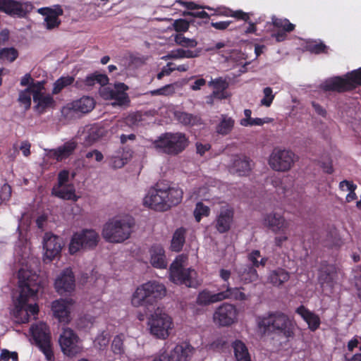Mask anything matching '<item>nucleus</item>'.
Returning a JSON list of instances; mask_svg holds the SVG:
<instances>
[{
  "instance_id": "f257e3e1",
  "label": "nucleus",
  "mask_w": 361,
  "mask_h": 361,
  "mask_svg": "<svg viewBox=\"0 0 361 361\" xmlns=\"http://www.w3.org/2000/svg\"><path fill=\"white\" fill-rule=\"evenodd\" d=\"M20 295L15 302L13 315L19 324L29 322L30 315L35 316L39 312L37 303L28 304V300H35L38 292L42 288V280L39 275L30 270L20 269L18 273Z\"/></svg>"
},
{
  "instance_id": "f03ea898",
  "label": "nucleus",
  "mask_w": 361,
  "mask_h": 361,
  "mask_svg": "<svg viewBox=\"0 0 361 361\" xmlns=\"http://www.w3.org/2000/svg\"><path fill=\"white\" fill-rule=\"evenodd\" d=\"M183 196V191L179 187L157 183L148 190L143 204L156 212H163L180 204Z\"/></svg>"
},
{
  "instance_id": "7ed1b4c3",
  "label": "nucleus",
  "mask_w": 361,
  "mask_h": 361,
  "mask_svg": "<svg viewBox=\"0 0 361 361\" xmlns=\"http://www.w3.org/2000/svg\"><path fill=\"white\" fill-rule=\"evenodd\" d=\"M258 326L263 329L264 332L274 334L288 340L295 336V322L288 314L281 311L268 312L267 316L259 319Z\"/></svg>"
},
{
  "instance_id": "20e7f679",
  "label": "nucleus",
  "mask_w": 361,
  "mask_h": 361,
  "mask_svg": "<svg viewBox=\"0 0 361 361\" xmlns=\"http://www.w3.org/2000/svg\"><path fill=\"white\" fill-rule=\"evenodd\" d=\"M166 293L164 284L149 281L137 286L132 295L131 304L135 307L152 306L161 300Z\"/></svg>"
},
{
  "instance_id": "39448f33",
  "label": "nucleus",
  "mask_w": 361,
  "mask_h": 361,
  "mask_svg": "<svg viewBox=\"0 0 361 361\" xmlns=\"http://www.w3.org/2000/svg\"><path fill=\"white\" fill-rule=\"evenodd\" d=\"M152 145L159 152L170 156H176L187 148L189 140L183 133L167 132L160 135L152 142Z\"/></svg>"
},
{
  "instance_id": "423d86ee",
  "label": "nucleus",
  "mask_w": 361,
  "mask_h": 361,
  "mask_svg": "<svg viewBox=\"0 0 361 361\" xmlns=\"http://www.w3.org/2000/svg\"><path fill=\"white\" fill-rule=\"evenodd\" d=\"M134 225L132 217L110 220L104 226L103 238L110 243H122L129 238Z\"/></svg>"
},
{
  "instance_id": "0eeeda50",
  "label": "nucleus",
  "mask_w": 361,
  "mask_h": 361,
  "mask_svg": "<svg viewBox=\"0 0 361 361\" xmlns=\"http://www.w3.org/2000/svg\"><path fill=\"white\" fill-rule=\"evenodd\" d=\"M361 85V68L347 73L344 77L335 76L324 81L322 85L326 92L339 93L349 92Z\"/></svg>"
},
{
  "instance_id": "6e6552de",
  "label": "nucleus",
  "mask_w": 361,
  "mask_h": 361,
  "mask_svg": "<svg viewBox=\"0 0 361 361\" xmlns=\"http://www.w3.org/2000/svg\"><path fill=\"white\" fill-rule=\"evenodd\" d=\"M240 289V288L231 287L228 284L226 290L219 289L216 293H212L209 290L204 289L199 293L196 302L199 305L206 306L225 300H245L246 295Z\"/></svg>"
},
{
  "instance_id": "1a4fd4ad",
  "label": "nucleus",
  "mask_w": 361,
  "mask_h": 361,
  "mask_svg": "<svg viewBox=\"0 0 361 361\" xmlns=\"http://www.w3.org/2000/svg\"><path fill=\"white\" fill-rule=\"evenodd\" d=\"M147 324L150 334L159 339L167 338L173 328L171 317L159 307L148 317Z\"/></svg>"
},
{
  "instance_id": "9d476101",
  "label": "nucleus",
  "mask_w": 361,
  "mask_h": 361,
  "mask_svg": "<svg viewBox=\"0 0 361 361\" xmlns=\"http://www.w3.org/2000/svg\"><path fill=\"white\" fill-rule=\"evenodd\" d=\"M99 242V235L92 229H84L75 233L69 243L68 250L71 255H75L81 250L94 248Z\"/></svg>"
},
{
  "instance_id": "9b49d317",
  "label": "nucleus",
  "mask_w": 361,
  "mask_h": 361,
  "mask_svg": "<svg viewBox=\"0 0 361 361\" xmlns=\"http://www.w3.org/2000/svg\"><path fill=\"white\" fill-rule=\"evenodd\" d=\"M30 333L36 345L43 352L47 360H52L54 359V353L51 345L49 326L42 322L32 325Z\"/></svg>"
},
{
  "instance_id": "f8f14e48",
  "label": "nucleus",
  "mask_w": 361,
  "mask_h": 361,
  "mask_svg": "<svg viewBox=\"0 0 361 361\" xmlns=\"http://www.w3.org/2000/svg\"><path fill=\"white\" fill-rule=\"evenodd\" d=\"M196 275L195 269L184 268L177 259L171 264L170 277L171 281L176 284L192 287L195 283Z\"/></svg>"
},
{
  "instance_id": "ddd939ff",
  "label": "nucleus",
  "mask_w": 361,
  "mask_h": 361,
  "mask_svg": "<svg viewBox=\"0 0 361 361\" xmlns=\"http://www.w3.org/2000/svg\"><path fill=\"white\" fill-rule=\"evenodd\" d=\"M295 154L288 149L274 148L270 155L269 164L271 169L277 171H287L294 164Z\"/></svg>"
},
{
  "instance_id": "4468645a",
  "label": "nucleus",
  "mask_w": 361,
  "mask_h": 361,
  "mask_svg": "<svg viewBox=\"0 0 361 361\" xmlns=\"http://www.w3.org/2000/svg\"><path fill=\"white\" fill-rule=\"evenodd\" d=\"M33 8L30 2L18 0H0V11L11 17L24 18Z\"/></svg>"
},
{
  "instance_id": "2eb2a0df",
  "label": "nucleus",
  "mask_w": 361,
  "mask_h": 361,
  "mask_svg": "<svg viewBox=\"0 0 361 361\" xmlns=\"http://www.w3.org/2000/svg\"><path fill=\"white\" fill-rule=\"evenodd\" d=\"M238 310L234 305L223 303L214 311L213 319L221 326H229L237 320Z\"/></svg>"
},
{
  "instance_id": "dca6fc26",
  "label": "nucleus",
  "mask_w": 361,
  "mask_h": 361,
  "mask_svg": "<svg viewBox=\"0 0 361 361\" xmlns=\"http://www.w3.org/2000/svg\"><path fill=\"white\" fill-rule=\"evenodd\" d=\"M128 87L123 82H116L114 84V88L109 87H104L100 90L101 96L105 99L114 100L115 104L123 106L130 102L126 91Z\"/></svg>"
},
{
  "instance_id": "f3484780",
  "label": "nucleus",
  "mask_w": 361,
  "mask_h": 361,
  "mask_svg": "<svg viewBox=\"0 0 361 361\" xmlns=\"http://www.w3.org/2000/svg\"><path fill=\"white\" fill-rule=\"evenodd\" d=\"M62 352L68 356H73L80 351L78 345V337L71 329H65L59 338Z\"/></svg>"
},
{
  "instance_id": "a211bd4d",
  "label": "nucleus",
  "mask_w": 361,
  "mask_h": 361,
  "mask_svg": "<svg viewBox=\"0 0 361 361\" xmlns=\"http://www.w3.org/2000/svg\"><path fill=\"white\" fill-rule=\"evenodd\" d=\"M94 107V99L90 97H83L80 99L68 104L66 106L62 109L61 113L66 117H68L69 115L72 117L74 114L77 113L87 114L92 111Z\"/></svg>"
},
{
  "instance_id": "6ab92c4d",
  "label": "nucleus",
  "mask_w": 361,
  "mask_h": 361,
  "mask_svg": "<svg viewBox=\"0 0 361 361\" xmlns=\"http://www.w3.org/2000/svg\"><path fill=\"white\" fill-rule=\"evenodd\" d=\"M234 218V209L229 204L220 207L215 220V228L220 233H224L231 229Z\"/></svg>"
},
{
  "instance_id": "aec40b11",
  "label": "nucleus",
  "mask_w": 361,
  "mask_h": 361,
  "mask_svg": "<svg viewBox=\"0 0 361 361\" xmlns=\"http://www.w3.org/2000/svg\"><path fill=\"white\" fill-rule=\"evenodd\" d=\"M54 286L56 292L63 295L67 293H71L75 287V280L74 274L71 268L65 269L56 278Z\"/></svg>"
},
{
  "instance_id": "412c9836",
  "label": "nucleus",
  "mask_w": 361,
  "mask_h": 361,
  "mask_svg": "<svg viewBox=\"0 0 361 361\" xmlns=\"http://www.w3.org/2000/svg\"><path fill=\"white\" fill-rule=\"evenodd\" d=\"M271 24L274 27L277 29V32H274L271 37L277 42H281L287 39L288 33L293 32L295 25L290 22L287 18H277L275 16L271 17Z\"/></svg>"
},
{
  "instance_id": "4be33fe9",
  "label": "nucleus",
  "mask_w": 361,
  "mask_h": 361,
  "mask_svg": "<svg viewBox=\"0 0 361 361\" xmlns=\"http://www.w3.org/2000/svg\"><path fill=\"white\" fill-rule=\"evenodd\" d=\"M37 11L44 16L43 25L47 30H51L61 25V21L59 17L63 15V11L60 6H57L54 8H41Z\"/></svg>"
},
{
  "instance_id": "5701e85b",
  "label": "nucleus",
  "mask_w": 361,
  "mask_h": 361,
  "mask_svg": "<svg viewBox=\"0 0 361 361\" xmlns=\"http://www.w3.org/2000/svg\"><path fill=\"white\" fill-rule=\"evenodd\" d=\"M193 348L187 343L176 345L170 353L166 351L161 353L164 361H188L191 356Z\"/></svg>"
},
{
  "instance_id": "b1692460",
  "label": "nucleus",
  "mask_w": 361,
  "mask_h": 361,
  "mask_svg": "<svg viewBox=\"0 0 361 361\" xmlns=\"http://www.w3.org/2000/svg\"><path fill=\"white\" fill-rule=\"evenodd\" d=\"M43 247L45 250V257L51 261L61 253L62 249L61 238L53 234L46 233Z\"/></svg>"
},
{
  "instance_id": "393cba45",
  "label": "nucleus",
  "mask_w": 361,
  "mask_h": 361,
  "mask_svg": "<svg viewBox=\"0 0 361 361\" xmlns=\"http://www.w3.org/2000/svg\"><path fill=\"white\" fill-rule=\"evenodd\" d=\"M72 299H60L52 302V311L60 322L68 323L70 321V306Z\"/></svg>"
},
{
  "instance_id": "a878e982",
  "label": "nucleus",
  "mask_w": 361,
  "mask_h": 361,
  "mask_svg": "<svg viewBox=\"0 0 361 361\" xmlns=\"http://www.w3.org/2000/svg\"><path fill=\"white\" fill-rule=\"evenodd\" d=\"M264 225L270 228L274 233H283L288 228V224L283 216L277 213H270L264 217Z\"/></svg>"
},
{
  "instance_id": "bb28decb",
  "label": "nucleus",
  "mask_w": 361,
  "mask_h": 361,
  "mask_svg": "<svg viewBox=\"0 0 361 361\" xmlns=\"http://www.w3.org/2000/svg\"><path fill=\"white\" fill-rule=\"evenodd\" d=\"M295 312L307 324L308 329L311 331L314 332L319 328L321 324L320 317L304 305L299 306L295 310Z\"/></svg>"
},
{
  "instance_id": "cd10ccee",
  "label": "nucleus",
  "mask_w": 361,
  "mask_h": 361,
  "mask_svg": "<svg viewBox=\"0 0 361 361\" xmlns=\"http://www.w3.org/2000/svg\"><path fill=\"white\" fill-rule=\"evenodd\" d=\"M150 262L152 265L157 269H165L167 266L165 251L162 245L159 244L153 245L150 250Z\"/></svg>"
},
{
  "instance_id": "c85d7f7f",
  "label": "nucleus",
  "mask_w": 361,
  "mask_h": 361,
  "mask_svg": "<svg viewBox=\"0 0 361 361\" xmlns=\"http://www.w3.org/2000/svg\"><path fill=\"white\" fill-rule=\"evenodd\" d=\"M76 147L77 144L75 142H66L62 146L51 150V157L58 161H62L71 156Z\"/></svg>"
},
{
  "instance_id": "c756f323",
  "label": "nucleus",
  "mask_w": 361,
  "mask_h": 361,
  "mask_svg": "<svg viewBox=\"0 0 361 361\" xmlns=\"http://www.w3.org/2000/svg\"><path fill=\"white\" fill-rule=\"evenodd\" d=\"M290 279V273L283 268H277L269 272L268 282L275 287H280Z\"/></svg>"
},
{
  "instance_id": "7c9ffc66",
  "label": "nucleus",
  "mask_w": 361,
  "mask_h": 361,
  "mask_svg": "<svg viewBox=\"0 0 361 361\" xmlns=\"http://www.w3.org/2000/svg\"><path fill=\"white\" fill-rule=\"evenodd\" d=\"M51 195L63 200L76 202L78 197L75 195L73 185H68L61 188L54 186L51 190Z\"/></svg>"
},
{
  "instance_id": "2f4dec72",
  "label": "nucleus",
  "mask_w": 361,
  "mask_h": 361,
  "mask_svg": "<svg viewBox=\"0 0 361 361\" xmlns=\"http://www.w3.org/2000/svg\"><path fill=\"white\" fill-rule=\"evenodd\" d=\"M235 120L226 114H221L219 123L216 126V132L222 136L231 133L234 128Z\"/></svg>"
},
{
  "instance_id": "473e14b6",
  "label": "nucleus",
  "mask_w": 361,
  "mask_h": 361,
  "mask_svg": "<svg viewBox=\"0 0 361 361\" xmlns=\"http://www.w3.org/2000/svg\"><path fill=\"white\" fill-rule=\"evenodd\" d=\"M176 119L184 126H197L202 123L201 118L188 112L176 111L174 113Z\"/></svg>"
},
{
  "instance_id": "72a5a7b5",
  "label": "nucleus",
  "mask_w": 361,
  "mask_h": 361,
  "mask_svg": "<svg viewBox=\"0 0 361 361\" xmlns=\"http://www.w3.org/2000/svg\"><path fill=\"white\" fill-rule=\"evenodd\" d=\"M185 234L186 229L183 227H180L175 231L171 243L172 251L178 252L182 250L185 242Z\"/></svg>"
},
{
  "instance_id": "f704fd0d",
  "label": "nucleus",
  "mask_w": 361,
  "mask_h": 361,
  "mask_svg": "<svg viewBox=\"0 0 361 361\" xmlns=\"http://www.w3.org/2000/svg\"><path fill=\"white\" fill-rule=\"evenodd\" d=\"M251 160L247 157H237L233 166L239 176H247L251 171Z\"/></svg>"
},
{
  "instance_id": "c9c22d12",
  "label": "nucleus",
  "mask_w": 361,
  "mask_h": 361,
  "mask_svg": "<svg viewBox=\"0 0 361 361\" xmlns=\"http://www.w3.org/2000/svg\"><path fill=\"white\" fill-rule=\"evenodd\" d=\"M232 347L237 361H251L248 349L243 341L240 340L235 341L232 344Z\"/></svg>"
},
{
  "instance_id": "e433bc0d",
  "label": "nucleus",
  "mask_w": 361,
  "mask_h": 361,
  "mask_svg": "<svg viewBox=\"0 0 361 361\" xmlns=\"http://www.w3.org/2000/svg\"><path fill=\"white\" fill-rule=\"evenodd\" d=\"M240 280L245 283L256 281L258 279V274L251 265H244L238 271Z\"/></svg>"
},
{
  "instance_id": "4c0bfd02",
  "label": "nucleus",
  "mask_w": 361,
  "mask_h": 361,
  "mask_svg": "<svg viewBox=\"0 0 361 361\" xmlns=\"http://www.w3.org/2000/svg\"><path fill=\"white\" fill-rule=\"evenodd\" d=\"M305 49L311 54H320L328 52V47L320 40H309L305 43Z\"/></svg>"
},
{
  "instance_id": "58836bf2",
  "label": "nucleus",
  "mask_w": 361,
  "mask_h": 361,
  "mask_svg": "<svg viewBox=\"0 0 361 361\" xmlns=\"http://www.w3.org/2000/svg\"><path fill=\"white\" fill-rule=\"evenodd\" d=\"M200 49L185 50L183 49H177L171 51L168 57L172 59L196 58L200 56Z\"/></svg>"
},
{
  "instance_id": "ea45409f",
  "label": "nucleus",
  "mask_w": 361,
  "mask_h": 361,
  "mask_svg": "<svg viewBox=\"0 0 361 361\" xmlns=\"http://www.w3.org/2000/svg\"><path fill=\"white\" fill-rule=\"evenodd\" d=\"M75 78L73 76H62L57 79L54 83L52 90L53 94H57L65 87L73 84Z\"/></svg>"
},
{
  "instance_id": "a19ab883",
  "label": "nucleus",
  "mask_w": 361,
  "mask_h": 361,
  "mask_svg": "<svg viewBox=\"0 0 361 361\" xmlns=\"http://www.w3.org/2000/svg\"><path fill=\"white\" fill-rule=\"evenodd\" d=\"M33 101L35 103H37L35 107L39 113H43L46 109L51 106L54 104L53 97L49 94L44 95V94L38 96V99Z\"/></svg>"
},
{
  "instance_id": "79ce46f5",
  "label": "nucleus",
  "mask_w": 361,
  "mask_h": 361,
  "mask_svg": "<svg viewBox=\"0 0 361 361\" xmlns=\"http://www.w3.org/2000/svg\"><path fill=\"white\" fill-rule=\"evenodd\" d=\"M174 40L178 45L185 48H194L197 45L196 39L187 38L183 33L176 35Z\"/></svg>"
},
{
  "instance_id": "37998d69",
  "label": "nucleus",
  "mask_w": 361,
  "mask_h": 361,
  "mask_svg": "<svg viewBox=\"0 0 361 361\" xmlns=\"http://www.w3.org/2000/svg\"><path fill=\"white\" fill-rule=\"evenodd\" d=\"M209 214L210 209L209 207L204 205L201 202L196 204L194 210V216L197 222H200L203 216H208Z\"/></svg>"
},
{
  "instance_id": "c03bdc74",
  "label": "nucleus",
  "mask_w": 361,
  "mask_h": 361,
  "mask_svg": "<svg viewBox=\"0 0 361 361\" xmlns=\"http://www.w3.org/2000/svg\"><path fill=\"white\" fill-rule=\"evenodd\" d=\"M348 185L350 186V188H348L349 193L346 196V201L348 202H350L357 198V195L355 192V190L357 188V185L353 183L351 181L344 180L339 183V188L341 190H344V185Z\"/></svg>"
},
{
  "instance_id": "a18cd8bd",
  "label": "nucleus",
  "mask_w": 361,
  "mask_h": 361,
  "mask_svg": "<svg viewBox=\"0 0 361 361\" xmlns=\"http://www.w3.org/2000/svg\"><path fill=\"white\" fill-rule=\"evenodd\" d=\"M18 56L17 49L13 47L3 48L0 50V59L13 62Z\"/></svg>"
},
{
  "instance_id": "49530a36",
  "label": "nucleus",
  "mask_w": 361,
  "mask_h": 361,
  "mask_svg": "<svg viewBox=\"0 0 361 361\" xmlns=\"http://www.w3.org/2000/svg\"><path fill=\"white\" fill-rule=\"evenodd\" d=\"M175 92V88L173 84L166 85L160 88L149 92L152 96H171Z\"/></svg>"
},
{
  "instance_id": "de8ad7c7",
  "label": "nucleus",
  "mask_w": 361,
  "mask_h": 361,
  "mask_svg": "<svg viewBox=\"0 0 361 361\" xmlns=\"http://www.w3.org/2000/svg\"><path fill=\"white\" fill-rule=\"evenodd\" d=\"M44 89V82L37 81L33 82L27 87V90L32 94L33 100L38 99V96L44 94L42 90Z\"/></svg>"
},
{
  "instance_id": "09e8293b",
  "label": "nucleus",
  "mask_w": 361,
  "mask_h": 361,
  "mask_svg": "<svg viewBox=\"0 0 361 361\" xmlns=\"http://www.w3.org/2000/svg\"><path fill=\"white\" fill-rule=\"evenodd\" d=\"M332 269V267H326L320 271L319 281L322 284H329L333 282Z\"/></svg>"
},
{
  "instance_id": "8fccbe9b",
  "label": "nucleus",
  "mask_w": 361,
  "mask_h": 361,
  "mask_svg": "<svg viewBox=\"0 0 361 361\" xmlns=\"http://www.w3.org/2000/svg\"><path fill=\"white\" fill-rule=\"evenodd\" d=\"M264 97L261 99V105L269 107L275 97V94H273V90L270 87H267L263 90Z\"/></svg>"
},
{
  "instance_id": "3c124183",
  "label": "nucleus",
  "mask_w": 361,
  "mask_h": 361,
  "mask_svg": "<svg viewBox=\"0 0 361 361\" xmlns=\"http://www.w3.org/2000/svg\"><path fill=\"white\" fill-rule=\"evenodd\" d=\"M111 348L115 354L123 353V339L121 335H117L114 337L111 343Z\"/></svg>"
},
{
  "instance_id": "603ef678",
  "label": "nucleus",
  "mask_w": 361,
  "mask_h": 361,
  "mask_svg": "<svg viewBox=\"0 0 361 361\" xmlns=\"http://www.w3.org/2000/svg\"><path fill=\"white\" fill-rule=\"evenodd\" d=\"M173 26L177 32H183L188 30L190 24L187 20L180 18L174 20Z\"/></svg>"
},
{
  "instance_id": "864d4df0",
  "label": "nucleus",
  "mask_w": 361,
  "mask_h": 361,
  "mask_svg": "<svg viewBox=\"0 0 361 361\" xmlns=\"http://www.w3.org/2000/svg\"><path fill=\"white\" fill-rule=\"evenodd\" d=\"M18 101L20 103L25 106V109H27L30 107L31 105V97L30 92L27 90V88L21 91L19 93Z\"/></svg>"
},
{
  "instance_id": "5fc2aeb1",
  "label": "nucleus",
  "mask_w": 361,
  "mask_h": 361,
  "mask_svg": "<svg viewBox=\"0 0 361 361\" xmlns=\"http://www.w3.org/2000/svg\"><path fill=\"white\" fill-rule=\"evenodd\" d=\"M12 188L10 185L5 183L2 185L0 191V199L1 202L8 201L11 197Z\"/></svg>"
},
{
  "instance_id": "6e6d98bb",
  "label": "nucleus",
  "mask_w": 361,
  "mask_h": 361,
  "mask_svg": "<svg viewBox=\"0 0 361 361\" xmlns=\"http://www.w3.org/2000/svg\"><path fill=\"white\" fill-rule=\"evenodd\" d=\"M209 85H212L214 90H226L228 87V82L222 78H218L212 80Z\"/></svg>"
},
{
  "instance_id": "4d7b16f0",
  "label": "nucleus",
  "mask_w": 361,
  "mask_h": 361,
  "mask_svg": "<svg viewBox=\"0 0 361 361\" xmlns=\"http://www.w3.org/2000/svg\"><path fill=\"white\" fill-rule=\"evenodd\" d=\"M1 360L8 361L11 359L13 361H18V355L16 352H10L8 350L4 349L0 355Z\"/></svg>"
},
{
  "instance_id": "13d9d810",
  "label": "nucleus",
  "mask_w": 361,
  "mask_h": 361,
  "mask_svg": "<svg viewBox=\"0 0 361 361\" xmlns=\"http://www.w3.org/2000/svg\"><path fill=\"white\" fill-rule=\"evenodd\" d=\"M231 272L229 270L221 269L219 271V276L221 279L225 282L224 285L221 286V288H219L221 290H226V286L228 284L230 286V283L228 282V280L231 277Z\"/></svg>"
},
{
  "instance_id": "bf43d9fd",
  "label": "nucleus",
  "mask_w": 361,
  "mask_h": 361,
  "mask_svg": "<svg viewBox=\"0 0 361 361\" xmlns=\"http://www.w3.org/2000/svg\"><path fill=\"white\" fill-rule=\"evenodd\" d=\"M231 17H233L238 20H242L245 22H248V20L250 18V13H245L242 10H236V11L232 10Z\"/></svg>"
},
{
  "instance_id": "052dcab7",
  "label": "nucleus",
  "mask_w": 361,
  "mask_h": 361,
  "mask_svg": "<svg viewBox=\"0 0 361 361\" xmlns=\"http://www.w3.org/2000/svg\"><path fill=\"white\" fill-rule=\"evenodd\" d=\"M141 116L137 113L130 114L124 119L126 123H128L132 128L137 126L138 122L140 121Z\"/></svg>"
},
{
  "instance_id": "680f3d73",
  "label": "nucleus",
  "mask_w": 361,
  "mask_h": 361,
  "mask_svg": "<svg viewBox=\"0 0 361 361\" xmlns=\"http://www.w3.org/2000/svg\"><path fill=\"white\" fill-rule=\"evenodd\" d=\"M69 173L66 170L61 171L58 174V185L56 187L61 188L64 186L68 180Z\"/></svg>"
},
{
  "instance_id": "e2e57ef3",
  "label": "nucleus",
  "mask_w": 361,
  "mask_h": 361,
  "mask_svg": "<svg viewBox=\"0 0 361 361\" xmlns=\"http://www.w3.org/2000/svg\"><path fill=\"white\" fill-rule=\"evenodd\" d=\"M259 257H260V251L258 250H252L249 254L248 259L252 264V265L251 267H253L255 269L258 268L259 260L257 259V258Z\"/></svg>"
},
{
  "instance_id": "0e129e2a",
  "label": "nucleus",
  "mask_w": 361,
  "mask_h": 361,
  "mask_svg": "<svg viewBox=\"0 0 361 361\" xmlns=\"http://www.w3.org/2000/svg\"><path fill=\"white\" fill-rule=\"evenodd\" d=\"M94 80L95 83L100 85L101 86H104L109 83V78L106 74H102L98 72H94Z\"/></svg>"
},
{
  "instance_id": "69168bd1",
  "label": "nucleus",
  "mask_w": 361,
  "mask_h": 361,
  "mask_svg": "<svg viewBox=\"0 0 361 361\" xmlns=\"http://www.w3.org/2000/svg\"><path fill=\"white\" fill-rule=\"evenodd\" d=\"M232 21L226 20V21H219V22H212L211 26L219 30H225L228 26L231 25Z\"/></svg>"
},
{
  "instance_id": "338daca9",
  "label": "nucleus",
  "mask_w": 361,
  "mask_h": 361,
  "mask_svg": "<svg viewBox=\"0 0 361 361\" xmlns=\"http://www.w3.org/2000/svg\"><path fill=\"white\" fill-rule=\"evenodd\" d=\"M85 157L87 159L94 157L95 160L98 162L102 161L104 159L102 153L97 149H94L87 152Z\"/></svg>"
},
{
  "instance_id": "774afa93",
  "label": "nucleus",
  "mask_w": 361,
  "mask_h": 361,
  "mask_svg": "<svg viewBox=\"0 0 361 361\" xmlns=\"http://www.w3.org/2000/svg\"><path fill=\"white\" fill-rule=\"evenodd\" d=\"M211 149L210 144H202V143H196V149L197 152L200 154L201 156L204 155L206 152L209 151Z\"/></svg>"
}]
</instances>
